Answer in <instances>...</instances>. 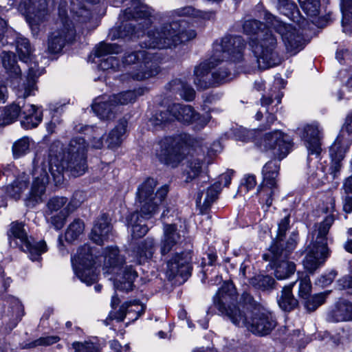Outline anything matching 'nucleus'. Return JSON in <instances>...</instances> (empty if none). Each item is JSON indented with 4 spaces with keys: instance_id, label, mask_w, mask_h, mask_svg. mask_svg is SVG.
<instances>
[{
    "instance_id": "1",
    "label": "nucleus",
    "mask_w": 352,
    "mask_h": 352,
    "mask_svg": "<svg viewBox=\"0 0 352 352\" xmlns=\"http://www.w3.org/2000/svg\"><path fill=\"white\" fill-rule=\"evenodd\" d=\"M58 148L62 149L61 144L54 143L50 149L48 170L56 185L61 184L64 181V171H69L74 177L82 175L87 169L86 148L87 144L84 138H72L63 153L57 154Z\"/></svg>"
},
{
    "instance_id": "2",
    "label": "nucleus",
    "mask_w": 352,
    "mask_h": 352,
    "mask_svg": "<svg viewBox=\"0 0 352 352\" xmlns=\"http://www.w3.org/2000/svg\"><path fill=\"white\" fill-rule=\"evenodd\" d=\"M265 24L256 19L245 21L243 29L245 34L252 36L250 46L256 58V66L259 69H266L279 65L281 58L277 51V39Z\"/></svg>"
},
{
    "instance_id": "3",
    "label": "nucleus",
    "mask_w": 352,
    "mask_h": 352,
    "mask_svg": "<svg viewBox=\"0 0 352 352\" xmlns=\"http://www.w3.org/2000/svg\"><path fill=\"white\" fill-rule=\"evenodd\" d=\"M289 228V215L280 220L275 240L270 248V253L264 254L263 258L270 261V267L274 270V276L278 280L289 278L296 271L294 263L287 260L295 249L298 235L294 232L286 242L284 241L287 230Z\"/></svg>"
},
{
    "instance_id": "4",
    "label": "nucleus",
    "mask_w": 352,
    "mask_h": 352,
    "mask_svg": "<svg viewBox=\"0 0 352 352\" xmlns=\"http://www.w3.org/2000/svg\"><path fill=\"white\" fill-rule=\"evenodd\" d=\"M186 25L184 21L164 23L153 30L148 31L144 40L140 42V46L144 48L168 49L189 41L195 38L197 34L194 30L187 28Z\"/></svg>"
},
{
    "instance_id": "5",
    "label": "nucleus",
    "mask_w": 352,
    "mask_h": 352,
    "mask_svg": "<svg viewBox=\"0 0 352 352\" xmlns=\"http://www.w3.org/2000/svg\"><path fill=\"white\" fill-rule=\"evenodd\" d=\"M153 10L144 0H131L130 6L120 14V25L116 30L113 38H133L143 36L153 23Z\"/></svg>"
},
{
    "instance_id": "6",
    "label": "nucleus",
    "mask_w": 352,
    "mask_h": 352,
    "mask_svg": "<svg viewBox=\"0 0 352 352\" xmlns=\"http://www.w3.org/2000/svg\"><path fill=\"white\" fill-rule=\"evenodd\" d=\"M236 300V289L232 282H225L213 298V304L219 314L226 317L232 324L234 317L237 316L235 315L236 311H243L250 316L255 310L262 309L261 305L246 292L242 294L238 306L233 305Z\"/></svg>"
},
{
    "instance_id": "7",
    "label": "nucleus",
    "mask_w": 352,
    "mask_h": 352,
    "mask_svg": "<svg viewBox=\"0 0 352 352\" xmlns=\"http://www.w3.org/2000/svg\"><path fill=\"white\" fill-rule=\"evenodd\" d=\"M322 129L317 122H312L309 124V155H314L319 161H321V155L324 151L322 148ZM349 151V148L333 142L329 151L331 158L329 167L327 168V166L323 162H320L317 168L320 169L324 175L329 173L333 179L337 178L340 174L342 161Z\"/></svg>"
},
{
    "instance_id": "8",
    "label": "nucleus",
    "mask_w": 352,
    "mask_h": 352,
    "mask_svg": "<svg viewBox=\"0 0 352 352\" xmlns=\"http://www.w3.org/2000/svg\"><path fill=\"white\" fill-rule=\"evenodd\" d=\"M241 311H238L235 313L237 316L234 317L233 324L238 327L245 328L256 336H267L271 334L277 326L276 318L263 309L255 310L250 316Z\"/></svg>"
},
{
    "instance_id": "9",
    "label": "nucleus",
    "mask_w": 352,
    "mask_h": 352,
    "mask_svg": "<svg viewBox=\"0 0 352 352\" xmlns=\"http://www.w3.org/2000/svg\"><path fill=\"white\" fill-rule=\"evenodd\" d=\"M66 1H60L58 5V19L56 29L51 32L47 38V51L57 54L62 51L67 43L72 41L76 36V28L67 15Z\"/></svg>"
},
{
    "instance_id": "10",
    "label": "nucleus",
    "mask_w": 352,
    "mask_h": 352,
    "mask_svg": "<svg viewBox=\"0 0 352 352\" xmlns=\"http://www.w3.org/2000/svg\"><path fill=\"white\" fill-rule=\"evenodd\" d=\"M123 65H134L130 76L136 80H144L154 77L160 72V67L154 54L146 50L129 51L125 53Z\"/></svg>"
},
{
    "instance_id": "11",
    "label": "nucleus",
    "mask_w": 352,
    "mask_h": 352,
    "mask_svg": "<svg viewBox=\"0 0 352 352\" xmlns=\"http://www.w3.org/2000/svg\"><path fill=\"white\" fill-rule=\"evenodd\" d=\"M333 221V215L329 214L316 226L313 232L314 241L309 247V274L323 265L329 256L327 235Z\"/></svg>"
},
{
    "instance_id": "12",
    "label": "nucleus",
    "mask_w": 352,
    "mask_h": 352,
    "mask_svg": "<svg viewBox=\"0 0 352 352\" xmlns=\"http://www.w3.org/2000/svg\"><path fill=\"white\" fill-rule=\"evenodd\" d=\"M16 51L19 58L25 63H30L27 78L19 85L16 95L19 98H25L34 95L36 89V79L41 74L36 63L33 62L32 50L30 41L26 38H19L16 41Z\"/></svg>"
},
{
    "instance_id": "13",
    "label": "nucleus",
    "mask_w": 352,
    "mask_h": 352,
    "mask_svg": "<svg viewBox=\"0 0 352 352\" xmlns=\"http://www.w3.org/2000/svg\"><path fill=\"white\" fill-rule=\"evenodd\" d=\"M157 182L153 178H147L138 187L137 198L140 203L141 213L146 218H151L158 210L159 206L165 199L168 187L164 185L155 192Z\"/></svg>"
},
{
    "instance_id": "14",
    "label": "nucleus",
    "mask_w": 352,
    "mask_h": 352,
    "mask_svg": "<svg viewBox=\"0 0 352 352\" xmlns=\"http://www.w3.org/2000/svg\"><path fill=\"white\" fill-rule=\"evenodd\" d=\"M54 4V0H21L19 10L25 16L33 34H37L40 25L47 21Z\"/></svg>"
},
{
    "instance_id": "15",
    "label": "nucleus",
    "mask_w": 352,
    "mask_h": 352,
    "mask_svg": "<svg viewBox=\"0 0 352 352\" xmlns=\"http://www.w3.org/2000/svg\"><path fill=\"white\" fill-rule=\"evenodd\" d=\"M264 19L280 36L287 52L296 54L305 47V40L292 25L284 23L276 16L265 12Z\"/></svg>"
},
{
    "instance_id": "16",
    "label": "nucleus",
    "mask_w": 352,
    "mask_h": 352,
    "mask_svg": "<svg viewBox=\"0 0 352 352\" xmlns=\"http://www.w3.org/2000/svg\"><path fill=\"white\" fill-rule=\"evenodd\" d=\"M186 146L181 136L165 137L155 148V156L159 161L173 168L177 167L184 159Z\"/></svg>"
},
{
    "instance_id": "17",
    "label": "nucleus",
    "mask_w": 352,
    "mask_h": 352,
    "mask_svg": "<svg viewBox=\"0 0 352 352\" xmlns=\"http://www.w3.org/2000/svg\"><path fill=\"white\" fill-rule=\"evenodd\" d=\"M8 236L11 246L14 242V245L19 246L23 251L28 252L30 258L32 261H38L40 256L47 250L45 241L34 243L31 242L21 222L14 221L10 225Z\"/></svg>"
},
{
    "instance_id": "18",
    "label": "nucleus",
    "mask_w": 352,
    "mask_h": 352,
    "mask_svg": "<svg viewBox=\"0 0 352 352\" xmlns=\"http://www.w3.org/2000/svg\"><path fill=\"white\" fill-rule=\"evenodd\" d=\"M292 142L290 137L279 130L265 133L261 140V150L271 153L279 160L290 152Z\"/></svg>"
},
{
    "instance_id": "19",
    "label": "nucleus",
    "mask_w": 352,
    "mask_h": 352,
    "mask_svg": "<svg viewBox=\"0 0 352 352\" xmlns=\"http://www.w3.org/2000/svg\"><path fill=\"white\" fill-rule=\"evenodd\" d=\"M279 164L274 160L267 162L263 167V184L257 189L260 199L267 207L271 206L276 188V177L278 175Z\"/></svg>"
},
{
    "instance_id": "20",
    "label": "nucleus",
    "mask_w": 352,
    "mask_h": 352,
    "mask_svg": "<svg viewBox=\"0 0 352 352\" xmlns=\"http://www.w3.org/2000/svg\"><path fill=\"white\" fill-rule=\"evenodd\" d=\"M76 259L78 265L75 272L80 280L87 285L96 282L98 273L94 267V256L89 245H85L78 249Z\"/></svg>"
},
{
    "instance_id": "21",
    "label": "nucleus",
    "mask_w": 352,
    "mask_h": 352,
    "mask_svg": "<svg viewBox=\"0 0 352 352\" xmlns=\"http://www.w3.org/2000/svg\"><path fill=\"white\" fill-rule=\"evenodd\" d=\"M245 42L240 36H226L220 43L214 45V54L212 57L219 59V53H222V60L230 59L234 62L241 61L243 57Z\"/></svg>"
},
{
    "instance_id": "22",
    "label": "nucleus",
    "mask_w": 352,
    "mask_h": 352,
    "mask_svg": "<svg viewBox=\"0 0 352 352\" xmlns=\"http://www.w3.org/2000/svg\"><path fill=\"white\" fill-rule=\"evenodd\" d=\"M192 252H176L166 261V274L169 280L181 277L186 280L191 274Z\"/></svg>"
},
{
    "instance_id": "23",
    "label": "nucleus",
    "mask_w": 352,
    "mask_h": 352,
    "mask_svg": "<svg viewBox=\"0 0 352 352\" xmlns=\"http://www.w3.org/2000/svg\"><path fill=\"white\" fill-rule=\"evenodd\" d=\"M219 59L211 57L195 67L193 82L198 89L205 90L216 86L212 72H210L219 66Z\"/></svg>"
},
{
    "instance_id": "24",
    "label": "nucleus",
    "mask_w": 352,
    "mask_h": 352,
    "mask_svg": "<svg viewBox=\"0 0 352 352\" xmlns=\"http://www.w3.org/2000/svg\"><path fill=\"white\" fill-rule=\"evenodd\" d=\"M34 175V179L29 197L26 200L27 206L31 207H34L36 204L42 201L46 185L49 182L48 173L45 168L42 167L40 171H38V168L35 169Z\"/></svg>"
},
{
    "instance_id": "25",
    "label": "nucleus",
    "mask_w": 352,
    "mask_h": 352,
    "mask_svg": "<svg viewBox=\"0 0 352 352\" xmlns=\"http://www.w3.org/2000/svg\"><path fill=\"white\" fill-rule=\"evenodd\" d=\"M182 236L175 224H166L160 243V250L162 256H164L175 250L180 243Z\"/></svg>"
},
{
    "instance_id": "26",
    "label": "nucleus",
    "mask_w": 352,
    "mask_h": 352,
    "mask_svg": "<svg viewBox=\"0 0 352 352\" xmlns=\"http://www.w3.org/2000/svg\"><path fill=\"white\" fill-rule=\"evenodd\" d=\"M92 110L101 120L113 119L118 111L117 105L111 100V96L99 97L92 104Z\"/></svg>"
},
{
    "instance_id": "27",
    "label": "nucleus",
    "mask_w": 352,
    "mask_h": 352,
    "mask_svg": "<svg viewBox=\"0 0 352 352\" xmlns=\"http://www.w3.org/2000/svg\"><path fill=\"white\" fill-rule=\"evenodd\" d=\"M111 231V226L106 214H102L95 221L90 233V239L95 243L102 245L107 241Z\"/></svg>"
},
{
    "instance_id": "28",
    "label": "nucleus",
    "mask_w": 352,
    "mask_h": 352,
    "mask_svg": "<svg viewBox=\"0 0 352 352\" xmlns=\"http://www.w3.org/2000/svg\"><path fill=\"white\" fill-rule=\"evenodd\" d=\"M8 308L5 317L8 318L6 328L9 331H12L21 321L24 315V308L18 298L13 296H8L6 300Z\"/></svg>"
},
{
    "instance_id": "29",
    "label": "nucleus",
    "mask_w": 352,
    "mask_h": 352,
    "mask_svg": "<svg viewBox=\"0 0 352 352\" xmlns=\"http://www.w3.org/2000/svg\"><path fill=\"white\" fill-rule=\"evenodd\" d=\"M298 1L305 15L300 12L296 5L292 1L278 6V9L281 14L285 15L293 21L301 24L306 20V17L308 16V4L307 0H298Z\"/></svg>"
},
{
    "instance_id": "30",
    "label": "nucleus",
    "mask_w": 352,
    "mask_h": 352,
    "mask_svg": "<svg viewBox=\"0 0 352 352\" xmlns=\"http://www.w3.org/2000/svg\"><path fill=\"white\" fill-rule=\"evenodd\" d=\"M173 120H177L184 123H191L200 119V115L190 105L173 104L170 106Z\"/></svg>"
},
{
    "instance_id": "31",
    "label": "nucleus",
    "mask_w": 352,
    "mask_h": 352,
    "mask_svg": "<svg viewBox=\"0 0 352 352\" xmlns=\"http://www.w3.org/2000/svg\"><path fill=\"white\" fill-rule=\"evenodd\" d=\"M104 268L105 273L112 274L115 270L123 265L125 259L120 254L119 250L116 247H107L104 252Z\"/></svg>"
},
{
    "instance_id": "32",
    "label": "nucleus",
    "mask_w": 352,
    "mask_h": 352,
    "mask_svg": "<svg viewBox=\"0 0 352 352\" xmlns=\"http://www.w3.org/2000/svg\"><path fill=\"white\" fill-rule=\"evenodd\" d=\"M146 218L144 214L141 213V210L139 212H133L131 214L129 219L128 224L131 227V236L133 239H139L144 236L147 232L148 228L144 223V219H148Z\"/></svg>"
},
{
    "instance_id": "33",
    "label": "nucleus",
    "mask_w": 352,
    "mask_h": 352,
    "mask_svg": "<svg viewBox=\"0 0 352 352\" xmlns=\"http://www.w3.org/2000/svg\"><path fill=\"white\" fill-rule=\"evenodd\" d=\"M78 193H76L63 210L59 214L51 217L50 223L55 229H61L65 223L67 217L80 206L81 201L76 199Z\"/></svg>"
},
{
    "instance_id": "34",
    "label": "nucleus",
    "mask_w": 352,
    "mask_h": 352,
    "mask_svg": "<svg viewBox=\"0 0 352 352\" xmlns=\"http://www.w3.org/2000/svg\"><path fill=\"white\" fill-rule=\"evenodd\" d=\"M126 126V120L124 119L120 120L116 127L108 133L105 140L108 148L116 149L120 146Z\"/></svg>"
},
{
    "instance_id": "35",
    "label": "nucleus",
    "mask_w": 352,
    "mask_h": 352,
    "mask_svg": "<svg viewBox=\"0 0 352 352\" xmlns=\"http://www.w3.org/2000/svg\"><path fill=\"white\" fill-rule=\"evenodd\" d=\"M333 142L350 148L352 144V111L346 116L340 133Z\"/></svg>"
},
{
    "instance_id": "36",
    "label": "nucleus",
    "mask_w": 352,
    "mask_h": 352,
    "mask_svg": "<svg viewBox=\"0 0 352 352\" xmlns=\"http://www.w3.org/2000/svg\"><path fill=\"white\" fill-rule=\"evenodd\" d=\"M21 113L24 116L25 121H22L21 124H25V122L28 124V127H36L42 120V113H38L37 109L35 105L25 104L24 100H21Z\"/></svg>"
},
{
    "instance_id": "37",
    "label": "nucleus",
    "mask_w": 352,
    "mask_h": 352,
    "mask_svg": "<svg viewBox=\"0 0 352 352\" xmlns=\"http://www.w3.org/2000/svg\"><path fill=\"white\" fill-rule=\"evenodd\" d=\"M171 92L179 95L187 101L192 100L195 97V91L185 82L175 79L170 82L167 85Z\"/></svg>"
},
{
    "instance_id": "38",
    "label": "nucleus",
    "mask_w": 352,
    "mask_h": 352,
    "mask_svg": "<svg viewBox=\"0 0 352 352\" xmlns=\"http://www.w3.org/2000/svg\"><path fill=\"white\" fill-rule=\"evenodd\" d=\"M117 275L116 280L121 284H124L122 286V289H131L132 288L133 283L134 280L138 277L137 272L133 268L132 265L120 266V269L115 270Z\"/></svg>"
},
{
    "instance_id": "39",
    "label": "nucleus",
    "mask_w": 352,
    "mask_h": 352,
    "mask_svg": "<svg viewBox=\"0 0 352 352\" xmlns=\"http://www.w3.org/2000/svg\"><path fill=\"white\" fill-rule=\"evenodd\" d=\"M294 283H292L283 288L280 295L278 297L279 307L285 311H290L296 308L298 301L292 294V287Z\"/></svg>"
},
{
    "instance_id": "40",
    "label": "nucleus",
    "mask_w": 352,
    "mask_h": 352,
    "mask_svg": "<svg viewBox=\"0 0 352 352\" xmlns=\"http://www.w3.org/2000/svg\"><path fill=\"white\" fill-rule=\"evenodd\" d=\"M221 188L220 183L215 182L214 184L208 188L206 196L202 201L203 192H199L196 198V204L198 206H201L204 209H207L210 205L218 198Z\"/></svg>"
},
{
    "instance_id": "41",
    "label": "nucleus",
    "mask_w": 352,
    "mask_h": 352,
    "mask_svg": "<svg viewBox=\"0 0 352 352\" xmlns=\"http://www.w3.org/2000/svg\"><path fill=\"white\" fill-rule=\"evenodd\" d=\"M132 312L136 314L135 320L138 319L144 312V305L136 300L124 302L121 305L119 311L116 313L115 318L118 321H122L126 314H131Z\"/></svg>"
},
{
    "instance_id": "42",
    "label": "nucleus",
    "mask_w": 352,
    "mask_h": 352,
    "mask_svg": "<svg viewBox=\"0 0 352 352\" xmlns=\"http://www.w3.org/2000/svg\"><path fill=\"white\" fill-rule=\"evenodd\" d=\"M352 304L345 300L337 302L332 311V316L336 322L351 320Z\"/></svg>"
},
{
    "instance_id": "43",
    "label": "nucleus",
    "mask_w": 352,
    "mask_h": 352,
    "mask_svg": "<svg viewBox=\"0 0 352 352\" xmlns=\"http://www.w3.org/2000/svg\"><path fill=\"white\" fill-rule=\"evenodd\" d=\"M29 184V179L25 175L18 177L11 184L6 188V194L11 198L17 200L20 199L21 194L25 191Z\"/></svg>"
},
{
    "instance_id": "44",
    "label": "nucleus",
    "mask_w": 352,
    "mask_h": 352,
    "mask_svg": "<svg viewBox=\"0 0 352 352\" xmlns=\"http://www.w3.org/2000/svg\"><path fill=\"white\" fill-rule=\"evenodd\" d=\"M3 67L6 72L12 77L21 74V69L17 65L16 56L13 52L3 51L1 55Z\"/></svg>"
},
{
    "instance_id": "45",
    "label": "nucleus",
    "mask_w": 352,
    "mask_h": 352,
    "mask_svg": "<svg viewBox=\"0 0 352 352\" xmlns=\"http://www.w3.org/2000/svg\"><path fill=\"white\" fill-rule=\"evenodd\" d=\"M70 14L74 20L78 23H86L91 19V14L79 0H71Z\"/></svg>"
},
{
    "instance_id": "46",
    "label": "nucleus",
    "mask_w": 352,
    "mask_h": 352,
    "mask_svg": "<svg viewBox=\"0 0 352 352\" xmlns=\"http://www.w3.org/2000/svg\"><path fill=\"white\" fill-rule=\"evenodd\" d=\"M144 93L143 88H139L135 90H129L115 94L111 96V100L117 105H125L136 100L138 96H142Z\"/></svg>"
},
{
    "instance_id": "47",
    "label": "nucleus",
    "mask_w": 352,
    "mask_h": 352,
    "mask_svg": "<svg viewBox=\"0 0 352 352\" xmlns=\"http://www.w3.org/2000/svg\"><path fill=\"white\" fill-rule=\"evenodd\" d=\"M219 65H221L217 69H214L212 71V76L215 82V85L223 83L232 80L234 75L231 72L230 67L232 64L230 63H224L221 64L222 60L219 58Z\"/></svg>"
},
{
    "instance_id": "48",
    "label": "nucleus",
    "mask_w": 352,
    "mask_h": 352,
    "mask_svg": "<svg viewBox=\"0 0 352 352\" xmlns=\"http://www.w3.org/2000/svg\"><path fill=\"white\" fill-rule=\"evenodd\" d=\"M201 161L196 157H191L187 161L186 167L184 170V182L189 183L197 179L201 173Z\"/></svg>"
},
{
    "instance_id": "49",
    "label": "nucleus",
    "mask_w": 352,
    "mask_h": 352,
    "mask_svg": "<svg viewBox=\"0 0 352 352\" xmlns=\"http://www.w3.org/2000/svg\"><path fill=\"white\" fill-rule=\"evenodd\" d=\"M320 3L319 0H309V23L317 27L322 28L327 23L326 18L319 16ZM309 26V30H311Z\"/></svg>"
},
{
    "instance_id": "50",
    "label": "nucleus",
    "mask_w": 352,
    "mask_h": 352,
    "mask_svg": "<svg viewBox=\"0 0 352 352\" xmlns=\"http://www.w3.org/2000/svg\"><path fill=\"white\" fill-rule=\"evenodd\" d=\"M21 109L20 101L6 107L1 117L2 124L7 125L16 121L19 115H21Z\"/></svg>"
},
{
    "instance_id": "51",
    "label": "nucleus",
    "mask_w": 352,
    "mask_h": 352,
    "mask_svg": "<svg viewBox=\"0 0 352 352\" xmlns=\"http://www.w3.org/2000/svg\"><path fill=\"white\" fill-rule=\"evenodd\" d=\"M155 250V243L153 238L148 237L141 242L135 250L140 261L151 258Z\"/></svg>"
},
{
    "instance_id": "52",
    "label": "nucleus",
    "mask_w": 352,
    "mask_h": 352,
    "mask_svg": "<svg viewBox=\"0 0 352 352\" xmlns=\"http://www.w3.org/2000/svg\"><path fill=\"white\" fill-rule=\"evenodd\" d=\"M214 12H204L201 10H197L192 6H186L182 8L175 10L172 12V16H192L194 17H201L203 19L212 18L214 16Z\"/></svg>"
},
{
    "instance_id": "53",
    "label": "nucleus",
    "mask_w": 352,
    "mask_h": 352,
    "mask_svg": "<svg viewBox=\"0 0 352 352\" xmlns=\"http://www.w3.org/2000/svg\"><path fill=\"white\" fill-rule=\"evenodd\" d=\"M341 11L343 31L349 32L352 30V0H342Z\"/></svg>"
},
{
    "instance_id": "54",
    "label": "nucleus",
    "mask_w": 352,
    "mask_h": 352,
    "mask_svg": "<svg viewBox=\"0 0 352 352\" xmlns=\"http://www.w3.org/2000/svg\"><path fill=\"white\" fill-rule=\"evenodd\" d=\"M275 283L274 279L269 275L258 274L250 280V285L263 291L274 289Z\"/></svg>"
},
{
    "instance_id": "55",
    "label": "nucleus",
    "mask_w": 352,
    "mask_h": 352,
    "mask_svg": "<svg viewBox=\"0 0 352 352\" xmlns=\"http://www.w3.org/2000/svg\"><path fill=\"white\" fill-rule=\"evenodd\" d=\"M85 228L84 222L79 219H74L67 228L65 236V240L69 243L76 240L82 234Z\"/></svg>"
},
{
    "instance_id": "56",
    "label": "nucleus",
    "mask_w": 352,
    "mask_h": 352,
    "mask_svg": "<svg viewBox=\"0 0 352 352\" xmlns=\"http://www.w3.org/2000/svg\"><path fill=\"white\" fill-rule=\"evenodd\" d=\"M171 121H173V116L170 113V106L166 110L156 112L149 120L151 124L155 126H161Z\"/></svg>"
},
{
    "instance_id": "57",
    "label": "nucleus",
    "mask_w": 352,
    "mask_h": 352,
    "mask_svg": "<svg viewBox=\"0 0 352 352\" xmlns=\"http://www.w3.org/2000/svg\"><path fill=\"white\" fill-rule=\"evenodd\" d=\"M121 52V47L117 44L100 43L96 48L95 55L98 57H102L108 54H118Z\"/></svg>"
},
{
    "instance_id": "58",
    "label": "nucleus",
    "mask_w": 352,
    "mask_h": 352,
    "mask_svg": "<svg viewBox=\"0 0 352 352\" xmlns=\"http://www.w3.org/2000/svg\"><path fill=\"white\" fill-rule=\"evenodd\" d=\"M29 147L30 140L27 137L22 138L16 142L12 146L13 155L14 157H20L21 156L25 155L29 150Z\"/></svg>"
},
{
    "instance_id": "59",
    "label": "nucleus",
    "mask_w": 352,
    "mask_h": 352,
    "mask_svg": "<svg viewBox=\"0 0 352 352\" xmlns=\"http://www.w3.org/2000/svg\"><path fill=\"white\" fill-rule=\"evenodd\" d=\"M60 340V338L57 336H47L41 337L34 341L25 344L23 348H34L38 346H49L56 343Z\"/></svg>"
},
{
    "instance_id": "60",
    "label": "nucleus",
    "mask_w": 352,
    "mask_h": 352,
    "mask_svg": "<svg viewBox=\"0 0 352 352\" xmlns=\"http://www.w3.org/2000/svg\"><path fill=\"white\" fill-rule=\"evenodd\" d=\"M121 67L119 60L116 57L110 56L107 58H104L100 60L98 67L102 70H109L116 71Z\"/></svg>"
},
{
    "instance_id": "61",
    "label": "nucleus",
    "mask_w": 352,
    "mask_h": 352,
    "mask_svg": "<svg viewBox=\"0 0 352 352\" xmlns=\"http://www.w3.org/2000/svg\"><path fill=\"white\" fill-rule=\"evenodd\" d=\"M298 296L302 299L304 307L308 309V278L307 276L300 280Z\"/></svg>"
},
{
    "instance_id": "62",
    "label": "nucleus",
    "mask_w": 352,
    "mask_h": 352,
    "mask_svg": "<svg viewBox=\"0 0 352 352\" xmlns=\"http://www.w3.org/2000/svg\"><path fill=\"white\" fill-rule=\"evenodd\" d=\"M72 347L74 352H98L97 346L91 342H75L72 344Z\"/></svg>"
},
{
    "instance_id": "63",
    "label": "nucleus",
    "mask_w": 352,
    "mask_h": 352,
    "mask_svg": "<svg viewBox=\"0 0 352 352\" xmlns=\"http://www.w3.org/2000/svg\"><path fill=\"white\" fill-rule=\"evenodd\" d=\"M67 202V198L65 197H54L51 198L47 202V208L51 211H58L61 209Z\"/></svg>"
},
{
    "instance_id": "64",
    "label": "nucleus",
    "mask_w": 352,
    "mask_h": 352,
    "mask_svg": "<svg viewBox=\"0 0 352 352\" xmlns=\"http://www.w3.org/2000/svg\"><path fill=\"white\" fill-rule=\"evenodd\" d=\"M329 292H324L312 296L309 298V311L315 310L323 304Z\"/></svg>"
}]
</instances>
